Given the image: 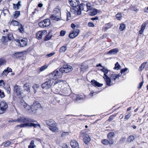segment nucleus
<instances>
[{
    "mask_svg": "<svg viewBox=\"0 0 148 148\" xmlns=\"http://www.w3.org/2000/svg\"><path fill=\"white\" fill-rule=\"evenodd\" d=\"M66 33V32L63 30H62L60 32V35L61 36H64Z\"/></svg>",
    "mask_w": 148,
    "mask_h": 148,
    "instance_id": "obj_62",
    "label": "nucleus"
},
{
    "mask_svg": "<svg viewBox=\"0 0 148 148\" xmlns=\"http://www.w3.org/2000/svg\"><path fill=\"white\" fill-rule=\"evenodd\" d=\"M51 82L50 80L49 79L47 81V87L49 88L51 87Z\"/></svg>",
    "mask_w": 148,
    "mask_h": 148,
    "instance_id": "obj_42",
    "label": "nucleus"
},
{
    "mask_svg": "<svg viewBox=\"0 0 148 148\" xmlns=\"http://www.w3.org/2000/svg\"><path fill=\"white\" fill-rule=\"evenodd\" d=\"M5 85V83L3 80H0V86H4Z\"/></svg>",
    "mask_w": 148,
    "mask_h": 148,
    "instance_id": "obj_55",
    "label": "nucleus"
},
{
    "mask_svg": "<svg viewBox=\"0 0 148 148\" xmlns=\"http://www.w3.org/2000/svg\"><path fill=\"white\" fill-rule=\"evenodd\" d=\"M122 15L121 13L117 14L116 15V17L118 20H120L121 18Z\"/></svg>",
    "mask_w": 148,
    "mask_h": 148,
    "instance_id": "obj_49",
    "label": "nucleus"
},
{
    "mask_svg": "<svg viewBox=\"0 0 148 148\" xmlns=\"http://www.w3.org/2000/svg\"><path fill=\"white\" fill-rule=\"evenodd\" d=\"M100 70L104 73V76H107L106 74L108 73L109 71V70L106 69L104 67H103V68L100 69Z\"/></svg>",
    "mask_w": 148,
    "mask_h": 148,
    "instance_id": "obj_30",
    "label": "nucleus"
},
{
    "mask_svg": "<svg viewBox=\"0 0 148 148\" xmlns=\"http://www.w3.org/2000/svg\"><path fill=\"white\" fill-rule=\"evenodd\" d=\"M16 127H20L21 128L25 127H34V128H37L38 127H40V125L38 123V122H29L28 123H23L21 125H18Z\"/></svg>",
    "mask_w": 148,
    "mask_h": 148,
    "instance_id": "obj_3",
    "label": "nucleus"
},
{
    "mask_svg": "<svg viewBox=\"0 0 148 148\" xmlns=\"http://www.w3.org/2000/svg\"><path fill=\"white\" fill-rule=\"evenodd\" d=\"M21 27L18 28L19 31L20 32L23 33L24 32V29L23 28V26L21 24H20Z\"/></svg>",
    "mask_w": 148,
    "mask_h": 148,
    "instance_id": "obj_46",
    "label": "nucleus"
},
{
    "mask_svg": "<svg viewBox=\"0 0 148 148\" xmlns=\"http://www.w3.org/2000/svg\"><path fill=\"white\" fill-rule=\"evenodd\" d=\"M53 12L55 14H56L58 15H60V9L58 8H55L53 11Z\"/></svg>",
    "mask_w": 148,
    "mask_h": 148,
    "instance_id": "obj_32",
    "label": "nucleus"
},
{
    "mask_svg": "<svg viewBox=\"0 0 148 148\" xmlns=\"http://www.w3.org/2000/svg\"><path fill=\"white\" fill-rule=\"evenodd\" d=\"M15 121H17L19 123H27L29 122H34L37 123V121L34 120L32 119H30L28 118H25L24 116H20L16 119Z\"/></svg>",
    "mask_w": 148,
    "mask_h": 148,
    "instance_id": "obj_4",
    "label": "nucleus"
},
{
    "mask_svg": "<svg viewBox=\"0 0 148 148\" xmlns=\"http://www.w3.org/2000/svg\"><path fill=\"white\" fill-rule=\"evenodd\" d=\"M9 73L8 72L7 70H6V69H5L3 71V72L2 74L3 75H5L7 76Z\"/></svg>",
    "mask_w": 148,
    "mask_h": 148,
    "instance_id": "obj_58",
    "label": "nucleus"
},
{
    "mask_svg": "<svg viewBox=\"0 0 148 148\" xmlns=\"http://www.w3.org/2000/svg\"><path fill=\"white\" fill-rule=\"evenodd\" d=\"M39 87V85L38 84H34L33 85L32 87L34 90V93H35L36 92L37 90Z\"/></svg>",
    "mask_w": 148,
    "mask_h": 148,
    "instance_id": "obj_31",
    "label": "nucleus"
},
{
    "mask_svg": "<svg viewBox=\"0 0 148 148\" xmlns=\"http://www.w3.org/2000/svg\"><path fill=\"white\" fill-rule=\"evenodd\" d=\"M89 13V15L91 16H94L96 15L98 12V10L96 9L93 8L91 10H90Z\"/></svg>",
    "mask_w": 148,
    "mask_h": 148,
    "instance_id": "obj_23",
    "label": "nucleus"
},
{
    "mask_svg": "<svg viewBox=\"0 0 148 148\" xmlns=\"http://www.w3.org/2000/svg\"><path fill=\"white\" fill-rule=\"evenodd\" d=\"M13 8L15 10H18L20 9V8L16 5V4H13Z\"/></svg>",
    "mask_w": 148,
    "mask_h": 148,
    "instance_id": "obj_52",
    "label": "nucleus"
},
{
    "mask_svg": "<svg viewBox=\"0 0 148 148\" xmlns=\"http://www.w3.org/2000/svg\"><path fill=\"white\" fill-rule=\"evenodd\" d=\"M147 63V62H143L142 64L139 68L140 71H142L144 69Z\"/></svg>",
    "mask_w": 148,
    "mask_h": 148,
    "instance_id": "obj_38",
    "label": "nucleus"
},
{
    "mask_svg": "<svg viewBox=\"0 0 148 148\" xmlns=\"http://www.w3.org/2000/svg\"><path fill=\"white\" fill-rule=\"evenodd\" d=\"M99 92V91L97 92H94L93 90H92L90 92V93L89 94V96L90 97H92L94 95H96Z\"/></svg>",
    "mask_w": 148,
    "mask_h": 148,
    "instance_id": "obj_41",
    "label": "nucleus"
},
{
    "mask_svg": "<svg viewBox=\"0 0 148 148\" xmlns=\"http://www.w3.org/2000/svg\"><path fill=\"white\" fill-rule=\"evenodd\" d=\"M62 92L63 93L62 94V95L67 96L69 95V94L68 93V90H67V89L66 88H64L63 90H62Z\"/></svg>",
    "mask_w": 148,
    "mask_h": 148,
    "instance_id": "obj_34",
    "label": "nucleus"
},
{
    "mask_svg": "<svg viewBox=\"0 0 148 148\" xmlns=\"http://www.w3.org/2000/svg\"><path fill=\"white\" fill-rule=\"evenodd\" d=\"M130 116L131 114H130V113H129L125 115V119L126 120H127L130 118Z\"/></svg>",
    "mask_w": 148,
    "mask_h": 148,
    "instance_id": "obj_59",
    "label": "nucleus"
},
{
    "mask_svg": "<svg viewBox=\"0 0 148 148\" xmlns=\"http://www.w3.org/2000/svg\"><path fill=\"white\" fill-rule=\"evenodd\" d=\"M18 43L20 44V46L22 47L25 46L27 44V41L25 39L18 40Z\"/></svg>",
    "mask_w": 148,
    "mask_h": 148,
    "instance_id": "obj_20",
    "label": "nucleus"
},
{
    "mask_svg": "<svg viewBox=\"0 0 148 148\" xmlns=\"http://www.w3.org/2000/svg\"><path fill=\"white\" fill-rule=\"evenodd\" d=\"M88 26L89 27H94L95 26L94 25L93 23L91 22H89L88 23Z\"/></svg>",
    "mask_w": 148,
    "mask_h": 148,
    "instance_id": "obj_63",
    "label": "nucleus"
},
{
    "mask_svg": "<svg viewBox=\"0 0 148 148\" xmlns=\"http://www.w3.org/2000/svg\"><path fill=\"white\" fill-rule=\"evenodd\" d=\"M23 88L24 90H25L27 92H30V87L29 84V83H26L23 86Z\"/></svg>",
    "mask_w": 148,
    "mask_h": 148,
    "instance_id": "obj_21",
    "label": "nucleus"
},
{
    "mask_svg": "<svg viewBox=\"0 0 148 148\" xmlns=\"http://www.w3.org/2000/svg\"><path fill=\"white\" fill-rule=\"evenodd\" d=\"M135 139L134 137L132 135L130 136L127 139V141L129 142H131L133 141Z\"/></svg>",
    "mask_w": 148,
    "mask_h": 148,
    "instance_id": "obj_36",
    "label": "nucleus"
},
{
    "mask_svg": "<svg viewBox=\"0 0 148 148\" xmlns=\"http://www.w3.org/2000/svg\"><path fill=\"white\" fill-rule=\"evenodd\" d=\"M146 26V24L145 23H143L141 26V29L144 31L145 28Z\"/></svg>",
    "mask_w": 148,
    "mask_h": 148,
    "instance_id": "obj_50",
    "label": "nucleus"
},
{
    "mask_svg": "<svg viewBox=\"0 0 148 148\" xmlns=\"http://www.w3.org/2000/svg\"><path fill=\"white\" fill-rule=\"evenodd\" d=\"M119 49L117 48L110 50L107 52V54L114 55L116 54L119 51Z\"/></svg>",
    "mask_w": 148,
    "mask_h": 148,
    "instance_id": "obj_18",
    "label": "nucleus"
},
{
    "mask_svg": "<svg viewBox=\"0 0 148 148\" xmlns=\"http://www.w3.org/2000/svg\"><path fill=\"white\" fill-rule=\"evenodd\" d=\"M5 89L6 90L8 93H10L11 89L9 86H8Z\"/></svg>",
    "mask_w": 148,
    "mask_h": 148,
    "instance_id": "obj_60",
    "label": "nucleus"
},
{
    "mask_svg": "<svg viewBox=\"0 0 148 148\" xmlns=\"http://www.w3.org/2000/svg\"><path fill=\"white\" fill-rule=\"evenodd\" d=\"M43 89H46V82H45L42 84L41 85Z\"/></svg>",
    "mask_w": 148,
    "mask_h": 148,
    "instance_id": "obj_61",
    "label": "nucleus"
},
{
    "mask_svg": "<svg viewBox=\"0 0 148 148\" xmlns=\"http://www.w3.org/2000/svg\"><path fill=\"white\" fill-rule=\"evenodd\" d=\"M6 62L5 60L2 58H0V66L4 65Z\"/></svg>",
    "mask_w": 148,
    "mask_h": 148,
    "instance_id": "obj_33",
    "label": "nucleus"
},
{
    "mask_svg": "<svg viewBox=\"0 0 148 148\" xmlns=\"http://www.w3.org/2000/svg\"><path fill=\"white\" fill-rule=\"evenodd\" d=\"M114 135V134L113 132H110L109 133L108 135V138H113Z\"/></svg>",
    "mask_w": 148,
    "mask_h": 148,
    "instance_id": "obj_43",
    "label": "nucleus"
},
{
    "mask_svg": "<svg viewBox=\"0 0 148 148\" xmlns=\"http://www.w3.org/2000/svg\"><path fill=\"white\" fill-rule=\"evenodd\" d=\"M46 69V66L45 65H44V66H42L40 68V71H43L45 69Z\"/></svg>",
    "mask_w": 148,
    "mask_h": 148,
    "instance_id": "obj_56",
    "label": "nucleus"
},
{
    "mask_svg": "<svg viewBox=\"0 0 148 148\" xmlns=\"http://www.w3.org/2000/svg\"><path fill=\"white\" fill-rule=\"evenodd\" d=\"M47 125L49 127V128L51 130L55 132L58 131L57 124L53 120L51 119L47 121Z\"/></svg>",
    "mask_w": 148,
    "mask_h": 148,
    "instance_id": "obj_2",
    "label": "nucleus"
},
{
    "mask_svg": "<svg viewBox=\"0 0 148 148\" xmlns=\"http://www.w3.org/2000/svg\"><path fill=\"white\" fill-rule=\"evenodd\" d=\"M7 38L9 40H13L14 38L13 35L10 33L7 34Z\"/></svg>",
    "mask_w": 148,
    "mask_h": 148,
    "instance_id": "obj_37",
    "label": "nucleus"
},
{
    "mask_svg": "<svg viewBox=\"0 0 148 148\" xmlns=\"http://www.w3.org/2000/svg\"><path fill=\"white\" fill-rule=\"evenodd\" d=\"M125 28V25L123 23L120 24L119 28V30L121 31H123Z\"/></svg>",
    "mask_w": 148,
    "mask_h": 148,
    "instance_id": "obj_35",
    "label": "nucleus"
},
{
    "mask_svg": "<svg viewBox=\"0 0 148 148\" xmlns=\"http://www.w3.org/2000/svg\"><path fill=\"white\" fill-rule=\"evenodd\" d=\"M52 34L51 32L50 31L48 33V35H47V40H49L52 37Z\"/></svg>",
    "mask_w": 148,
    "mask_h": 148,
    "instance_id": "obj_47",
    "label": "nucleus"
},
{
    "mask_svg": "<svg viewBox=\"0 0 148 148\" xmlns=\"http://www.w3.org/2000/svg\"><path fill=\"white\" fill-rule=\"evenodd\" d=\"M8 108V104L6 102H0V114L5 112Z\"/></svg>",
    "mask_w": 148,
    "mask_h": 148,
    "instance_id": "obj_9",
    "label": "nucleus"
},
{
    "mask_svg": "<svg viewBox=\"0 0 148 148\" xmlns=\"http://www.w3.org/2000/svg\"><path fill=\"white\" fill-rule=\"evenodd\" d=\"M6 37L3 36L1 39V41L3 43H5L6 42H7V40H6Z\"/></svg>",
    "mask_w": 148,
    "mask_h": 148,
    "instance_id": "obj_48",
    "label": "nucleus"
},
{
    "mask_svg": "<svg viewBox=\"0 0 148 148\" xmlns=\"http://www.w3.org/2000/svg\"><path fill=\"white\" fill-rule=\"evenodd\" d=\"M10 24L13 26H18L19 24V22L16 21L12 20L10 23Z\"/></svg>",
    "mask_w": 148,
    "mask_h": 148,
    "instance_id": "obj_29",
    "label": "nucleus"
},
{
    "mask_svg": "<svg viewBox=\"0 0 148 148\" xmlns=\"http://www.w3.org/2000/svg\"><path fill=\"white\" fill-rule=\"evenodd\" d=\"M66 84V82L60 79L56 81L54 83V84L56 86H58L60 88L64 84Z\"/></svg>",
    "mask_w": 148,
    "mask_h": 148,
    "instance_id": "obj_11",
    "label": "nucleus"
},
{
    "mask_svg": "<svg viewBox=\"0 0 148 148\" xmlns=\"http://www.w3.org/2000/svg\"><path fill=\"white\" fill-rule=\"evenodd\" d=\"M101 143L105 145H108L109 144L108 141V140L103 139L101 140Z\"/></svg>",
    "mask_w": 148,
    "mask_h": 148,
    "instance_id": "obj_44",
    "label": "nucleus"
},
{
    "mask_svg": "<svg viewBox=\"0 0 148 148\" xmlns=\"http://www.w3.org/2000/svg\"><path fill=\"white\" fill-rule=\"evenodd\" d=\"M121 76V74L119 73L117 74L116 73H113L111 75V78L112 80L115 82L116 79H118L119 77Z\"/></svg>",
    "mask_w": 148,
    "mask_h": 148,
    "instance_id": "obj_17",
    "label": "nucleus"
},
{
    "mask_svg": "<svg viewBox=\"0 0 148 148\" xmlns=\"http://www.w3.org/2000/svg\"><path fill=\"white\" fill-rule=\"evenodd\" d=\"M79 30L78 29H76L74 30L70 33L69 35V37L71 38H73L78 36L79 34Z\"/></svg>",
    "mask_w": 148,
    "mask_h": 148,
    "instance_id": "obj_10",
    "label": "nucleus"
},
{
    "mask_svg": "<svg viewBox=\"0 0 148 148\" xmlns=\"http://www.w3.org/2000/svg\"><path fill=\"white\" fill-rule=\"evenodd\" d=\"M20 15V12L19 11H16L14 12L13 16L14 18H16Z\"/></svg>",
    "mask_w": 148,
    "mask_h": 148,
    "instance_id": "obj_27",
    "label": "nucleus"
},
{
    "mask_svg": "<svg viewBox=\"0 0 148 148\" xmlns=\"http://www.w3.org/2000/svg\"><path fill=\"white\" fill-rule=\"evenodd\" d=\"M112 138H108V140L109 142V144L110 145L113 144L114 142V140Z\"/></svg>",
    "mask_w": 148,
    "mask_h": 148,
    "instance_id": "obj_45",
    "label": "nucleus"
},
{
    "mask_svg": "<svg viewBox=\"0 0 148 148\" xmlns=\"http://www.w3.org/2000/svg\"><path fill=\"white\" fill-rule=\"evenodd\" d=\"M121 66L119 64L118 62H117L115 65V66L114 67V69H116L117 70H119L121 68Z\"/></svg>",
    "mask_w": 148,
    "mask_h": 148,
    "instance_id": "obj_39",
    "label": "nucleus"
},
{
    "mask_svg": "<svg viewBox=\"0 0 148 148\" xmlns=\"http://www.w3.org/2000/svg\"><path fill=\"white\" fill-rule=\"evenodd\" d=\"M131 10L132 11H135L136 12H137L138 11V10L135 7L132 6L131 8Z\"/></svg>",
    "mask_w": 148,
    "mask_h": 148,
    "instance_id": "obj_54",
    "label": "nucleus"
},
{
    "mask_svg": "<svg viewBox=\"0 0 148 148\" xmlns=\"http://www.w3.org/2000/svg\"><path fill=\"white\" fill-rule=\"evenodd\" d=\"M46 34V30H44L38 32L36 33V37L38 39H41L43 36Z\"/></svg>",
    "mask_w": 148,
    "mask_h": 148,
    "instance_id": "obj_12",
    "label": "nucleus"
},
{
    "mask_svg": "<svg viewBox=\"0 0 148 148\" xmlns=\"http://www.w3.org/2000/svg\"><path fill=\"white\" fill-rule=\"evenodd\" d=\"M128 70V69L127 68H125L124 69H122L121 70L120 73V74H121V75L123 73H124L126 71H127Z\"/></svg>",
    "mask_w": 148,
    "mask_h": 148,
    "instance_id": "obj_53",
    "label": "nucleus"
},
{
    "mask_svg": "<svg viewBox=\"0 0 148 148\" xmlns=\"http://www.w3.org/2000/svg\"><path fill=\"white\" fill-rule=\"evenodd\" d=\"M22 105H23L24 108L29 111L34 112V111L37 110L38 109L41 107V105L39 102H34L33 104L29 105L26 102H21Z\"/></svg>",
    "mask_w": 148,
    "mask_h": 148,
    "instance_id": "obj_1",
    "label": "nucleus"
},
{
    "mask_svg": "<svg viewBox=\"0 0 148 148\" xmlns=\"http://www.w3.org/2000/svg\"><path fill=\"white\" fill-rule=\"evenodd\" d=\"M72 66L68 64H65L60 69L59 71L63 73H66L72 71Z\"/></svg>",
    "mask_w": 148,
    "mask_h": 148,
    "instance_id": "obj_8",
    "label": "nucleus"
},
{
    "mask_svg": "<svg viewBox=\"0 0 148 148\" xmlns=\"http://www.w3.org/2000/svg\"><path fill=\"white\" fill-rule=\"evenodd\" d=\"M70 145L72 148H79L78 143L75 140H71L70 142Z\"/></svg>",
    "mask_w": 148,
    "mask_h": 148,
    "instance_id": "obj_15",
    "label": "nucleus"
},
{
    "mask_svg": "<svg viewBox=\"0 0 148 148\" xmlns=\"http://www.w3.org/2000/svg\"><path fill=\"white\" fill-rule=\"evenodd\" d=\"M35 147L34 144V141L32 140L30 143V145L28 146V148H34Z\"/></svg>",
    "mask_w": 148,
    "mask_h": 148,
    "instance_id": "obj_40",
    "label": "nucleus"
},
{
    "mask_svg": "<svg viewBox=\"0 0 148 148\" xmlns=\"http://www.w3.org/2000/svg\"><path fill=\"white\" fill-rule=\"evenodd\" d=\"M14 93L19 98L22 97V95L23 94V90L21 88L20 86L17 85H15L13 87Z\"/></svg>",
    "mask_w": 148,
    "mask_h": 148,
    "instance_id": "obj_6",
    "label": "nucleus"
},
{
    "mask_svg": "<svg viewBox=\"0 0 148 148\" xmlns=\"http://www.w3.org/2000/svg\"><path fill=\"white\" fill-rule=\"evenodd\" d=\"M67 50L66 46L64 45L61 47L59 49V51L60 53H64Z\"/></svg>",
    "mask_w": 148,
    "mask_h": 148,
    "instance_id": "obj_28",
    "label": "nucleus"
},
{
    "mask_svg": "<svg viewBox=\"0 0 148 148\" xmlns=\"http://www.w3.org/2000/svg\"><path fill=\"white\" fill-rule=\"evenodd\" d=\"M70 5L73 7H76L79 4V1L78 0H69Z\"/></svg>",
    "mask_w": 148,
    "mask_h": 148,
    "instance_id": "obj_13",
    "label": "nucleus"
},
{
    "mask_svg": "<svg viewBox=\"0 0 148 148\" xmlns=\"http://www.w3.org/2000/svg\"><path fill=\"white\" fill-rule=\"evenodd\" d=\"M83 140L85 143L87 144L90 140V138L88 135H86L83 138Z\"/></svg>",
    "mask_w": 148,
    "mask_h": 148,
    "instance_id": "obj_25",
    "label": "nucleus"
},
{
    "mask_svg": "<svg viewBox=\"0 0 148 148\" xmlns=\"http://www.w3.org/2000/svg\"><path fill=\"white\" fill-rule=\"evenodd\" d=\"M91 82L92 85L95 86L101 87L103 85L102 84H100L94 79L91 80Z\"/></svg>",
    "mask_w": 148,
    "mask_h": 148,
    "instance_id": "obj_22",
    "label": "nucleus"
},
{
    "mask_svg": "<svg viewBox=\"0 0 148 148\" xmlns=\"http://www.w3.org/2000/svg\"><path fill=\"white\" fill-rule=\"evenodd\" d=\"M69 132H63L62 134V136H64L68 135H69Z\"/></svg>",
    "mask_w": 148,
    "mask_h": 148,
    "instance_id": "obj_64",
    "label": "nucleus"
},
{
    "mask_svg": "<svg viewBox=\"0 0 148 148\" xmlns=\"http://www.w3.org/2000/svg\"><path fill=\"white\" fill-rule=\"evenodd\" d=\"M60 15L57 14H53L50 17V18L52 20H55L58 21L60 20Z\"/></svg>",
    "mask_w": 148,
    "mask_h": 148,
    "instance_id": "obj_19",
    "label": "nucleus"
},
{
    "mask_svg": "<svg viewBox=\"0 0 148 148\" xmlns=\"http://www.w3.org/2000/svg\"><path fill=\"white\" fill-rule=\"evenodd\" d=\"M62 72L60 71H59L57 70H55L49 74V77L52 79H56L60 78L62 75Z\"/></svg>",
    "mask_w": 148,
    "mask_h": 148,
    "instance_id": "obj_5",
    "label": "nucleus"
},
{
    "mask_svg": "<svg viewBox=\"0 0 148 148\" xmlns=\"http://www.w3.org/2000/svg\"><path fill=\"white\" fill-rule=\"evenodd\" d=\"M93 8L92 6L91 3L89 2L85 4H81L79 6L80 9L83 10L84 11L86 12L91 10Z\"/></svg>",
    "mask_w": 148,
    "mask_h": 148,
    "instance_id": "obj_7",
    "label": "nucleus"
},
{
    "mask_svg": "<svg viewBox=\"0 0 148 148\" xmlns=\"http://www.w3.org/2000/svg\"><path fill=\"white\" fill-rule=\"evenodd\" d=\"M11 144V143L10 141L7 142L4 145V147H6L8 146H10Z\"/></svg>",
    "mask_w": 148,
    "mask_h": 148,
    "instance_id": "obj_51",
    "label": "nucleus"
},
{
    "mask_svg": "<svg viewBox=\"0 0 148 148\" xmlns=\"http://www.w3.org/2000/svg\"><path fill=\"white\" fill-rule=\"evenodd\" d=\"M88 68V67L87 65L84 64H82L80 67L81 71L84 72Z\"/></svg>",
    "mask_w": 148,
    "mask_h": 148,
    "instance_id": "obj_26",
    "label": "nucleus"
},
{
    "mask_svg": "<svg viewBox=\"0 0 148 148\" xmlns=\"http://www.w3.org/2000/svg\"><path fill=\"white\" fill-rule=\"evenodd\" d=\"M126 139V138L124 137L121 138L119 140L120 143H123L125 140Z\"/></svg>",
    "mask_w": 148,
    "mask_h": 148,
    "instance_id": "obj_57",
    "label": "nucleus"
},
{
    "mask_svg": "<svg viewBox=\"0 0 148 148\" xmlns=\"http://www.w3.org/2000/svg\"><path fill=\"white\" fill-rule=\"evenodd\" d=\"M103 78L105 80L106 84L108 86H110L113 85L114 83L111 82V80L110 78L108 76H103Z\"/></svg>",
    "mask_w": 148,
    "mask_h": 148,
    "instance_id": "obj_14",
    "label": "nucleus"
},
{
    "mask_svg": "<svg viewBox=\"0 0 148 148\" xmlns=\"http://www.w3.org/2000/svg\"><path fill=\"white\" fill-rule=\"evenodd\" d=\"M39 26L41 27H46V19H45L39 23Z\"/></svg>",
    "mask_w": 148,
    "mask_h": 148,
    "instance_id": "obj_24",
    "label": "nucleus"
},
{
    "mask_svg": "<svg viewBox=\"0 0 148 148\" xmlns=\"http://www.w3.org/2000/svg\"><path fill=\"white\" fill-rule=\"evenodd\" d=\"M71 96H73V97L75 98L76 97L75 100L76 101H82L85 99L84 97L81 95H76L75 94H71Z\"/></svg>",
    "mask_w": 148,
    "mask_h": 148,
    "instance_id": "obj_16",
    "label": "nucleus"
}]
</instances>
